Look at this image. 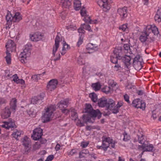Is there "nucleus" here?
I'll list each match as a JSON object with an SVG mask.
<instances>
[{
  "label": "nucleus",
  "mask_w": 161,
  "mask_h": 161,
  "mask_svg": "<svg viewBox=\"0 0 161 161\" xmlns=\"http://www.w3.org/2000/svg\"><path fill=\"white\" fill-rule=\"evenodd\" d=\"M22 19L21 15L19 12H16L14 15L12 16L10 12H8L6 16V20L7 21L6 28H9L11 27L12 22H18Z\"/></svg>",
  "instance_id": "nucleus-1"
},
{
  "label": "nucleus",
  "mask_w": 161,
  "mask_h": 161,
  "mask_svg": "<svg viewBox=\"0 0 161 161\" xmlns=\"http://www.w3.org/2000/svg\"><path fill=\"white\" fill-rule=\"evenodd\" d=\"M45 112L42 116V120L43 123H46L50 120L53 112L56 110V107L51 105L45 109Z\"/></svg>",
  "instance_id": "nucleus-2"
},
{
  "label": "nucleus",
  "mask_w": 161,
  "mask_h": 161,
  "mask_svg": "<svg viewBox=\"0 0 161 161\" xmlns=\"http://www.w3.org/2000/svg\"><path fill=\"white\" fill-rule=\"evenodd\" d=\"M30 44L25 45L23 52H21L19 55L20 60L22 63H24L26 62L27 58L29 57L31 54V47Z\"/></svg>",
  "instance_id": "nucleus-3"
},
{
  "label": "nucleus",
  "mask_w": 161,
  "mask_h": 161,
  "mask_svg": "<svg viewBox=\"0 0 161 161\" xmlns=\"http://www.w3.org/2000/svg\"><path fill=\"white\" fill-rule=\"evenodd\" d=\"M85 110V112L89 113L92 117H96L98 116L99 118L101 116V114L98 110H94L91 105L89 104L86 105Z\"/></svg>",
  "instance_id": "nucleus-4"
},
{
  "label": "nucleus",
  "mask_w": 161,
  "mask_h": 161,
  "mask_svg": "<svg viewBox=\"0 0 161 161\" xmlns=\"http://www.w3.org/2000/svg\"><path fill=\"white\" fill-rule=\"evenodd\" d=\"M139 40L142 43L146 42L147 44L154 41L153 38L149 36L148 34L144 32L140 36Z\"/></svg>",
  "instance_id": "nucleus-5"
},
{
  "label": "nucleus",
  "mask_w": 161,
  "mask_h": 161,
  "mask_svg": "<svg viewBox=\"0 0 161 161\" xmlns=\"http://www.w3.org/2000/svg\"><path fill=\"white\" fill-rule=\"evenodd\" d=\"M112 2L111 0H99L97 1V3L100 6L108 10L110 8L109 4Z\"/></svg>",
  "instance_id": "nucleus-6"
},
{
  "label": "nucleus",
  "mask_w": 161,
  "mask_h": 161,
  "mask_svg": "<svg viewBox=\"0 0 161 161\" xmlns=\"http://www.w3.org/2000/svg\"><path fill=\"white\" fill-rule=\"evenodd\" d=\"M58 81L56 79H53L49 81L47 85V88L48 91H52L56 87Z\"/></svg>",
  "instance_id": "nucleus-7"
},
{
  "label": "nucleus",
  "mask_w": 161,
  "mask_h": 161,
  "mask_svg": "<svg viewBox=\"0 0 161 161\" xmlns=\"http://www.w3.org/2000/svg\"><path fill=\"white\" fill-rule=\"evenodd\" d=\"M42 130L40 128H38L35 129L33 131V135L32 136L35 140H37L41 138L43 135Z\"/></svg>",
  "instance_id": "nucleus-8"
},
{
  "label": "nucleus",
  "mask_w": 161,
  "mask_h": 161,
  "mask_svg": "<svg viewBox=\"0 0 161 161\" xmlns=\"http://www.w3.org/2000/svg\"><path fill=\"white\" fill-rule=\"evenodd\" d=\"M6 47L7 49V52L15 51L16 47L14 42L12 40H9L7 43Z\"/></svg>",
  "instance_id": "nucleus-9"
},
{
  "label": "nucleus",
  "mask_w": 161,
  "mask_h": 161,
  "mask_svg": "<svg viewBox=\"0 0 161 161\" xmlns=\"http://www.w3.org/2000/svg\"><path fill=\"white\" fill-rule=\"evenodd\" d=\"M45 97V94L42 93L38 96L34 97L31 99V103L33 104H36L38 103H41L42 102V100Z\"/></svg>",
  "instance_id": "nucleus-10"
},
{
  "label": "nucleus",
  "mask_w": 161,
  "mask_h": 161,
  "mask_svg": "<svg viewBox=\"0 0 161 161\" xmlns=\"http://www.w3.org/2000/svg\"><path fill=\"white\" fill-rule=\"evenodd\" d=\"M127 7H124L119 8L117 10V12L120 16L122 19H124L127 16Z\"/></svg>",
  "instance_id": "nucleus-11"
},
{
  "label": "nucleus",
  "mask_w": 161,
  "mask_h": 161,
  "mask_svg": "<svg viewBox=\"0 0 161 161\" xmlns=\"http://www.w3.org/2000/svg\"><path fill=\"white\" fill-rule=\"evenodd\" d=\"M122 61L124 63L125 67L127 69H129V67L130 64V61L131 58L130 56L125 55L122 56L121 58Z\"/></svg>",
  "instance_id": "nucleus-12"
},
{
  "label": "nucleus",
  "mask_w": 161,
  "mask_h": 161,
  "mask_svg": "<svg viewBox=\"0 0 161 161\" xmlns=\"http://www.w3.org/2000/svg\"><path fill=\"white\" fill-rule=\"evenodd\" d=\"M59 33H58V35L55 39L54 46L53 47V54L54 56H55V53L57 51L59 47V45L60 41V36H59Z\"/></svg>",
  "instance_id": "nucleus-13"
},
{
  "label": "nucleus",
  "mask_w": 161,
  "mask_h": 161,
  "mask_svg": "<svg viewBox=\"0 0 161 161\" xmlns=\"http://www.w3.org/2000/svg\"><path fill=\"white\" fill-rule=\"evenodd\" d=\"M42 36L39 32H36L34 34L30 36V38L32 41L37 42L41 40Z\"/></svg>",
  "instance_id": "nucleus-14"
},
{
  "label": "nucleus",
  "mask_w": 161,
  "mask_h": 161,
  "mask_svg": "<svg viewBox=\"0 0 161 161\" xmlns=\"http://www.w3.org/2000/svg\"><path fill=\"white\" fill-rule=\"evenodd\" d=\"M69 104V100L67 99L61 100L60 102L57 104L61 110L66 108Z\"/></svg>",
  "instance_id": "nucleus-15"
},
{
  "label": "nucleus",
  "mask_w": 161,
  "mask_h": 161,
  "mask_svg": "<svg viewBox=\"0 0 161 161\" xmlns=\"http://www.w3.org/2000/svg\"><path fill=\"white\" fill-rule=\"evenodd\" d=\"M114 101L111 99H108V102L106 107L108 109L112 110V113H114V110L116 108Z\"/></svg>",
  "instance_id": "nucleus-16"
},
{
  "label": "nucleus",
  "mask_w": 161,
  "mask_h": 161,
  "mask_svg": "<svg viewBox=\"0 0 161 161\" xmlns=\"http://www.w3.org/2000/svg\"><path fill=\"white\" fill-rule=\"evenodd\" d=\"M82 119V120L80 119H78L76 124L77 125L80 127L83 126L85 122L86 123L89 122V119L88 118L87 115H83Z\"/></svg>",
  "instance_id": "nucleus-17"
},
{
  "label": "nucleus",
  "mask_w": 161,
  "mask_h": 161,
  "mask_svg": "<svg viewBox=\"0 0 161 161\" xmlns=\"http://www.w3.org/2000/svg\"><path fill=\"white\" fill-rule=\"evenodd\" d=\"M142 61V59L139 55H137L134 58L133 60V64L135 66V67L136 68V65H139L140 66V68H142L141 62Z\"/></svg>",
  "instance_id": "nucleus-18"
},
{
  "label": "nucleus",
  "mask_w": 161,
  "mask_h": 161,
  "mask_svg": "<svg viewBox=\"0 0 161 161\" xmlns=\"http://www.w3.org/2000/svg\"><path fill=\"white\" fill-rule=\"evenodd\" d=\"M113 140L112 138L106 136H103L102 137V141L103 145H105V146H108V148L109 147L110 144Z\"/></svg>",
  "instance_id": "nucleus-19"
},
{
  "label": "nucleus",
  "mask_w": 161,
  "mask_h": 161,
  "mask_svg": "<svg viewBox=\"0 0 161 161\" xmlns=\"http://www.w3.org/2000/svg\"><path fill=\"white\" fill-rule=\"evenodd\" d=\"M114 55L117 57L120 60L122 55V48L120 47H116L114 51Z\"/></svg>",
  "instance_id": "nucleus-20"
},
{
  "label": "nucleus",
  "mask_w": 161,
  "mask_h": 161,
  "mask_svg": "<svg viewBox=\"0 0 161 161\" xmlns=\"http://www.w3.org/2000/svg\"><path fill=\"white\" fill-rule=\"evenodd\" d=\"M10 109L8 107L5 108L3 112L2 113V116L3 119H6L9 117L11 114Z\"/></svg>",
  "instance_id": "nucleus-21"
},
{
  "label": "nucleus",
  "mask_w": 161,
  "mask_h": 161,
  "mask_svg": "<svg viewBox=\"0 0 161 161\" xmlns=\"http://www.w3.org/2000/svg\"><path fill=\"white\" fill-rule=\"evenodd\" d=\"M108 102V99L107 100L104 97L100 98L98 100V105L101 107H106Z\"/></svg>",
  "instance_id": "nucleus-22"
},
{
  "label": "nucleus",
  "mask_w": 161,
  "mask_h": 161,
  "mask_svg": "<svg viewBox=\"0 0 161 161\" xmlns=\"http://www.w3.org/2000/svg\"><path fill=\"white\" fill-rule=\"evenodd\" d=\"M12 77L13 78V80L17 84H20L23 85L25 83V81L23 80L19 79V77L17 74L14 75Z\"/></svg>",
  "instance_id": "nucleus-23"
},
{
  "label": "nucleus",
  "mask_w": 161,
  "mask_h": 161,
  "mask_svg": "<svg viewBox=\"0 0 161 161\" xmlns=\"http://www.w3.org/2000/svg\"><path fill=\"white\" fill-rule=\"evenodd\" d=\"M62 7L65 8H69L71 5V2L69 0H61Z\"/></svg>",
  "instance_id": "nucleus-24"
},
{
  "label": "nucleus",
  "mask_w": 161,
  "mask_h": 161,
  "mask_svg": "<svg viewBox=\"0 0 161 161\" xmlns=\"http://www.w3.org/2000/svg\"><path fill=\"white\" fill-rule=\"evenodd\" d=\"M17 100L15 98L12 99L10 102V108L11 110L15 111L16 107Z\"/></svg>",
  "instance_id": "nucleus-25"
},
{
  "label": "nucleus",
  "mask_w": 161,
  "mask_h": 161,
  "mask_svg": "<svg viewBox=\"0 0 161 161\" xmlns=\"http://www.w3.org/2000/svg\"><path fill=\"white\" fill-rule=\"evenodd\" d=\"M154 19L156 21L158 22L161 21V8L158 10L154 17Z\"/></svg>",
  "instance_id": "nucleus-26"
},
{
  "label": "nucleus",
  "mask_w": 161,
  "mask_h": 161,
  "mask_svg": "<svg viewBox=\"0 0 161 161\" xmlns=\"http://www.w3.org/2000/svg\"><path fill=\"white\" fill-rule=\"evenodd\" d=\"M22 142V144L25 147L31 146V141L27 136L24 137Z\"/></svg>",
  "instance_id": "nucleus-27"
},
{
  "label": "nucleus",
  "mask_w": 161,
  "mask_h": 161,
  "mask_svg": "<svg viewBox=\"0 0 161 161\" xmlns=\"http://www.w3.org/2000/svg\"><path fill=\"white\" fill-rule=\"evenodd\" d=\"M81 3L79 0H74V7L75 10L77 11L80 8Z\"/></svg>",
  "instance_id": "nucleus-28"
},
{
  "label": "nucleus",
  "mask_w": 161,
  "mask_h": 161,
  "mask_svg": "<svg viewBox=\"0 0 161 161\" xmlns=\"http://www.w3.org/2000/svg\"><path fill=\"white\" fill-rule=\"evenodd\" d=\"M123 103L122 101H119L118 102L116 106V108L114 110V113L116 114L119 112V108L123 105Z\"/></svg>",
  "instance_id": "nucleus-29"
},
{
  "label": "nucleus",
  "mask_w": 161,
  "mask_h": 161,
  "mask_svg": "<svg viewBox=\"0 0 161 161\" xmlns=\"http://www.w3.org/2000/svg\"><path fill=\"white\" fill-rule=\"evenodd\" d=\"M5 123L7 124V130H8L10 128H14L15 126V124L14 122L11 119H9V120L6 121Z\"/></svg>",
  "instance_id": "nucleus-30"
},
{
  "label": "nucleus",
  "mask_w": 161,
  "mask_h": 161,
  "mask_svg": "<svg viewBox=\"0 0 161 161\" xmlns=\"http://www.w3.org/2000/svg\"><path fill=\"white\" fill-rule=\"evenodd\" d=\"M153 25H147L145 28V33L148 34L149 35L151 32H152V29Z\"/></svg>",
  "instance_id": "nucleus-31"
},
{
  "label": "nucleus",
  "mask_w": 161,
  "mask_h": 161,
  "mask_svg": "<svg viewBox=\"0 0 161 161\" xmlns=\"http://www.w3.org/2000/svg\"><path fill=\"white\" fill-rule=\"evenodd\" d=\"M146 107V104L145 102H144L142 100H140V103H138L137 106L136 108H140L142 109L143 110H144L145 108Z\"/></svg>",
  "instance_id": "nucleus-32"
},
{
  "label": "nucleus",
  "mask_w": 161,
  "mask_h": 161,
  "mask_svg": "<svg viewBox=\"0 0 161 161\" xmlns=\"http://www.w3.org/2000/svg\"><path fill=\"white\" fill-rule=\"evenodd\" d=\"M21 134V131L16 130L13 131L12 135L14 137L17 139L18 137L20 136Z\"/></svg>",
  "instance_id": "nucleus-33"
},
{
  "label": "nucleus",
  "mask_w": 161,
  "mask_h": 161,
  "mask_svg": "<svg viewBox=\"0 0 161 161\" xmlns=\"http://www.w3.org/2000/svg\"><path fill=\"white\" fill-rule=\"evenodd\" d=\"M86 48L87 50H96L97 48L95 44H93L92 43L88 44L86 46Z\"/></svg>",
  "instance_id": "nucleus-34"
},
{
  "label": "nucleus",
  "mask_w": 161,
  "mask_h": 161,
  "mask_svg": "<svg viewBox=\"0 0 161 161\" xmlns=\"http://www.w3.org/2000/svg\"><path fill=\"white\" fill-rule=\"evenodd\" d=\"M124 52L125 53H131V52L130 47V46L128 44H124Z\"/></svg>",
  "instance_id": "nucleus-35"
},
{
  "label": "nucleus",
  "mask_w": 161,
  "mask_h": 161,
  "mask_svg": "<svg viewBox=\"0 0 161 161\" xmlns=\"http://www.w3.org/2000/svg\"><path fill=\"white\" fill-rule=\"evenodd\" d=\"M92 87L95 91L99 90L101 88V86L99 83H96L92 85Z\"/></svg>",
  "instance_id": "nucleus-36"
},
{
  "label": "nucleus",
  "mask_w": 161,
  "mask_h": 161,
  "mask_svg": "<svg viewBox=\"0 0 161 161\" xmlns=\"http://www.w3.org/2000/svg\"><path fill=\"white\" fill-rule=\"evenodd\" d=\"M7 56L5 57L6 61L8 64H9L11 63V59L10 53L8 52H6Z\"/></svg>",
  "instance_id": "nucleus-37"
},
{
  "label": "nucleus",
  "mask_w": 161,
  "mask_h": 161,
  "mask_svg": "<svg viewBox=\"0 0 161 161\" xmlns=\"http://www.w3.org/2000/svg\"><path fill=\"white\" fill-rule=\"evenodd\" d=\"M119 59L117 57L114 55H112L110 57V61L112 63L114 64H116L118 63V60Z\"/></svg>",
  "instance_id": "nucleus-38"
},
{
  "label": "nucleus",
  "mask_w": 161,
  "mask_h": 161,
  "mask_svg": "<svg viewBox=\"0 0 161 161\" xmlns=\"http://www.w3.org/2000/svg\"><path fill=\"white\" fill-rule=\"evenodd\" d=\"M137 136L139 142L141 144L143 143L144 141L143 138V135L140 134H137Z\"/></svg>",
  "instance_id": "nucleus-39"
},
{
  "label": "nucleus",
  "mask_w": 161,
  "mask_h": 161,
  "mask_svg": "<svg viewBox=\"0 0 161 161\" xmlns=\"http://www.w3.org/2000/svg\"><path fill=\"white\" fill-rule=\"evenodd\" d=\"M89 97L94 102H96L97 100V96L95 93H91L89 95Z\"/></svg>",
  "instance_id": "nucleus-40"
},
{
  "label": "nucleus",
  "mask_w": 161,
  "mask_h": 161,
  "mask_svg": "<svg viewBox=\"0 0 161 161\" xmlns=\"http://www.w3.org/2000/svg\"><path fill=\"white\" fill-rule=\"evenodd\" d=\"M154 147L153 145L149 144L147 146L146 145V147L144 149V151L152 152L153 149Z\"/></svg>",
  "instance_id": "nucleus-41"
},
{
  "label": "nucleus",
  "mask_w": 161,
  "mask_h": 161,
  "mask_svg": "<svg viewBox=\"0 0 161 161\" xmlns=\"http://www.w3.org/2000/svg\"><path fill=\"white\" fill-rule=\"evenodd\" d=\"M40 147V142H36L33 145V150H35L39 149Z\"/></svg>",
  "instance_id": "nucleus-42"
},
{
  "label": "nucleus",
  "mask_w": 161,
  "mask_h": 161,
  "mask_svg": "<svg viewBox=\"0 0 161 161\" xmlns=\"http://www.w3.org/2000/svg\"><path fill=\"white\" fill-rule=\"evenodd\" d=\"M102 91L103 92L108 94L110 92V88L109 86H105L102 88Z\"/></svg>",
  "instance_id": "nucleus-43"
},
{
  "label": "nucleus",
  "mask_w": 161,
  "mask_h": 161,
  "mask_svg": "<svg viewBox=\"0 0 161 161\" xmlns=\"http://www.w3.org/2000/svg\"><path fill=\"white\" fill-rule=\"evenodd\" d=\"M83 26V28L86 30H88L89 31L92 32V31L91 29V27L90 25L85 24H81Z\"/></svg>",
  "instance_id": "nucleus-44"
},
{
  "label": "nucleus",
  "mask_w": 161,
  "mask_h": 161,
  "mask_svg": "<svg viewBox=\"0 0 161 161\" xmlns=\"http://www.w3.org/2000/svg\"><path fill=\"white\" fill-rule=\"evenodd\" d=\"M97 147L98 149H103L105 152L107 150L108 148V146H105V145H103V143H102L101 146H97Z\"/></svg>",
  "instance_id": "nucleus-45"
},
{
  "label": "nucleus",
  "mask_w": 161,
  "mask_h": 161,
  "mask_svg": "<svg viewBox=\"0 0 161 161\" xmlns=\"http://www.w3.org/2000/svg\"><path fill=\"white\" fill-rule=\"evenodd\" d=\"M140 100L139 99H137L134 100L132 102V105L133 106L136 108L138 103H140Z\"/></svg>",
  "instance_id": "nucleus-46"
},
{
  "label": "nucleus",
  "mask_w": 161,
  "mask_h": 161,
  "mask_svg": "<svg viewBox=\"0 0 161 161\" xmlns=\"http://www.w3.org/2000/svg\"><path fill=\"white\" fill-rule=\"evenodd\" d=\"M119 29L123 31H128V30L127 26V24H123L122 26L119 27Z\"/></svg>",
  "instance_id": "nucleus-47"
},
{
  "label": "nucleus",
  "mask_w": 161,
  "mask_h": 161,
  "mask_svg": "<svg viewBox=\"0 0 161 161\" xmlns=\"http://www.w3.org/2000/svg\"><path fill=\"white\" fill-rule=\"evenodd\" d=\"M152 33H153L154 35H158L159 34V31L158 28L154 25H153Z\"/></svg>",
  "instance_id": "nucleus-48"
},
{
  "label": "nucleus",
  "mask_w": 161,
  "mask_h": 161,
  "mask_svg": "<svg viewBox=\"0 0 161 161\" xmlns=\"http://www.w3.org/2000/svg\"><path fill=\"white\" fill-rule=\"evenodd\" d=\"M123 135L124 136V138L123 139V140L124 141L127 142L130 139V136L128 135L125 132H124L123 134Z\"/></svg>",
  "instance_id": "nucleus-49"
},
{
  "label": "nucleus",
  "mask_w": 161,
  "mask_h": 161,
  "mask_svg": "<svg viewBox=\"0 0 161 161\" xmlns=\"http://www.w3.org/2000/svg\"><path fill=\"white\" fill-rule=\"evenodd\" d=\"M84 28H83V26L81 25L80 27L78 29V32L79 33V35L81 36L83 34H84L85 32V31L84 30Z\"/></svg>",
  "instance_id": "nucleus-50"
},
{
  "label": "nucleus",
  "mask_w": 161,
  "mask_h": 161,
  "mask_svg": "<svg viewBox=\"0 0 161 161\" xmlns=\"http://www.w3.org/2000/svg\"><path fill=\"white\" fill-rule=\"evenodd\" d=\"M41 75H42V74L34 75L32 76L31 78L33 80L36 81L40 79V76Z\"/></svg>",
  "instance_id": "nucleus-51"
},
{
  "label": "nucleus",
  "mask_w": 161,
  "mask_h": 161,
  "mask_svg": "<svg viewBox=\"0 0 161 161\" xmlns=\"http://www.w3.org/2000/svg\"><path fill=\"white\" fill-rule=\"evenodd\" d=\"M78 153V150L76 149H72L69 152V155H73L76 154Z\"/></svg>",
  "instance_id": "nucleus-52"
},
{
  "label": "nucleus",
  "mask_w": 161,
  "mask_h": 161,
  "mask_svg": "<svg viewBox=\"0 0 161 161\" xmlns=\"http://www.w3.org/2000/svg\"><path fill=\"white\" fill-rule=\"evenodd\" d=\"M89 144L88 142H81L80 146L83 148H85L87 147Z\"/></svg>",
  "instance_id": "nucleus-53"
},
{
  "label": "nucleus",
  "mask_w": 161,
  "mask_h": 161,
  "mask_svg": "<svg viewBox=\"0 0 161 161\" xmlns=\"http://www.w3.org/2000/svg\"><path fill=\"white\" fill-rule=\"evenodd\" d=\"M80 14L81 15L83 16H86V11L85 10V8L84 7H83L82 8V9L80 10Z\"/></svg>",
  "instance_id": "nucleus-54"
},
{
  "label": "nucleus",
  "mask_w": 161,
  "mask_h": 161,
  "mask_svg": "<svg viewBox=\"0 0 161 161\" xmlns=\"http://www.w3.org/2000/svg\"><path fill=\"white\" fill-rule=\"evenodd\" d=\"M83 36L81 35V36H80V38L79 39L78 41L77 42V45L78 47L83 42L82 39Z\"/></svg>",
  "instance_id": "nucleus-55"
},
{
  "label": "nucleus",
  "mask_w": 161,
  "mask_h": 161,
  "mask_svg": "<svg viewBox=\"0 0 161 161\" xmlns=\"http://www.w3.org/2000/svg\"><path fill=\"white\" fill-rule=\"evenodd\" d=\"M146 147V145L143 144L142 145H139L138 147V148L139 150H144Z\"/></svg>",
  "instance_id": "nucleus-56"
},
{
  "label": "nucleus",
  "mask_w": 161,
  "mask_h": 161,
  "mask_svg": "<svg viewBox=\"0 0 161 161\" xmlns=\"http://www.w3.org/2000/svg\"><path fill=\"white\" fill-rule=\"evenodd\" d=\"M67 28L69 30L74 31L76 30L77 28L75 26H73L72 25H70V26H67Z\"/></svg>",
  "instance_id": "nucleus-57"
},
{
  "label": "nucleus",
  "mask_w": 161,
  "mask_h": 161,
  "mask_svg": "<svg viewBox=\"0 0 161 161\" xmlns=\"http://www.w3.org/2000/svg\"><path fill=\"white\" fill-rule=\"evenodd\" d=\"M61 111L62 113L64 114H68L69 112V111L66 108H64L62 110H61Z\"/></svg>",
  "instance_id": "nucleus-58"
},
{
  "label": "nucleus",
  "mask_w": 161,
  "mask_h": 161,
  "mask_svg": "<svg viewBox=\"0 0 161 161\" xmlns=\"http://www.w3.org/2000/svg\"><path fill=\"white\" fill-rule=\"evenodd\" d=\"M71 116H73L74 117V119L75 120L76 119L77 117V115L76 112L75 111H73L71 113Z\"/></svg>",
  "instance_id": "nucleus-59"
},
{
  "label": "nucleus",
  "mask_w": 161,
  "mask_h": 161,
  "mask_svg": "<svg viewBox=\"0 0 161 161\" xmlns=\"http://www.w3.org/2000/svg\"><path fill=\"white\" fill-rule=\"evenodd\" d=\"M31 148V146L25 147V154H28L30 151Z\"/></svg>",
  "instance_id": "nucleus-60"
},
{
  "label": "nucleus",
  "mask_w": 161,
  "mask_h": 161,
  "mask_svg": "<svg viewBox=\"0 0 161 161\" xmlns=\"http://www.w3.org/2000/svg\"><path fill=\"white\" fill-rule=\"evenodd\" d=\"M124 98L125 100L128 103H130V102L129 100V97L127 94H125L124 96Z\"/></svg>",
  "instance_id": "nucleus-61"
},
{
  "label": "nucleus",
  "mask_w": 161,
  "mask_h": 161,
  "mask_svg": "<svg viewBox=\"0 0 161 161\" xmlns=\"http://www.w3.org/2000/svg\"><path fill=\"white\" fill-rule=\"evenodd\" d=\"M84 60L82 59L81 58H79L78 59V62L79 64H84Z\"/></svg>",
  "instance_id": "nucleus-62"
},
{
  "label": "nucleus",
  "mask_w": 161,
  "mask_h": 161,
  "mask_svg": "<svg viewBox=\"0 0 161 161\" xmlns=\"http://www.w3.org/2000/svg\"><path fill=\"white\" fill-rule=\"evenodd\" d=\"M6 102V100L4 98L0 97V105L5 103Z\"/></svg>",
  "instance_id": "nucleus-63"
},
{
  "label": "nucleus",
  "mask_w": 161,
  "mask_h": 161,
  "mask_svg": "<svg viewBox=\"0 0 161 161\" xmlns=\"http://www.w3.org/2000/svg\"><path fill=\"white\" fill-rule=\"evenodd\" d=\"M116 143V142L115 141L112 140V141H111L110 144V146L111 147L113 148H114L115 147V144Z\"/></svg>",
  "instance_id": "nucleus-64"
}]
</instances>
